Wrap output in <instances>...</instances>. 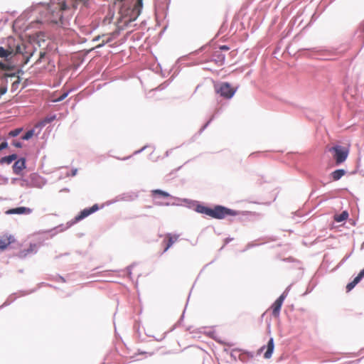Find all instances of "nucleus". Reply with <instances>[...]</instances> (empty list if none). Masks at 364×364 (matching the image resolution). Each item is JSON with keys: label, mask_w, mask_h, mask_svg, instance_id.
I'll return each instance as SVG.
<instances>
[{"label": "nucleus", "mask_w": 364, "mask_h": 364, "mask_svg": "<svg viewBox=\"0 0 364 364\" xmlns=\"http://www.w3.org/2000/svg\"><path fill=\"white\" fill-rule=\"evenodd\" d=\"M164 205H175V203H164Z\"/></svg>", "instance_id": "obj_54"}, {"label": "nucleus", "mask_w": 364, "mask_h": 364, "mask_svg": "<svg viewBox=\"0 0 364 364\" xmlns=\"http://www.w3.org/2000/svg\"><path fill=\"white\" fill-rule=\"evenodd\" d=\"M232 238L227 237V238H225V244L226 245V244L229 243V242H230V241H232Z\"/></svg>", "instance_id": "obj_50"}, {"label": "nucleus", "mask_w": 364, "mask_h": 364, "mask_svg": "<svg viewBox=\"0 0 364 364\" xmlns=\"http://www.w3.org/2000/svg\"><path fill=\"white\" fill-rule=\"evenodd\" d=\"M17 158H18V156L16 154H12L4 156L1 159H0V164H10L14 161L16 160Z\"/></svg>", "instance_id": "obj_18"}, {"label": "nucleus", "mask_w": 364, "mask_h": 364, "mask_svg": "<svg viewBox=\"0 0 364 364\" xmlns=\"http://www.w3.org/2000/svg\"><path fill=\"white\" fill-rule=\"evenodd\" d=\"M363 247H364V243H363V245H362V248H363Z\"/></svg>", "instance_id": "obj_62"}, {"label": "nucleus", "mask_w": 364, "mask_h": 364, "mask_svg": "<svg viewBox=\"0 0 364 364\" xmlns=\"http://www.w3.org/2000/svg\"><path fill=\"white\" fill-rule=\"evenodd\" d=\"M267 349L266 350V352L264 353V357L265 358H269L272 357V353L274 352V338H270L268 343H267Z\"/></svg>", "instance_id": "obj_16"}, {"label": "nucleus", "mask_w": 364, "mask_h": 364, "mask_svg": "<svg viewBox=\"0 0 364 364\" xmlns=\"http://www.w3.org/2000/svg\"><path fill=\"white\" fill-rule=\"evenodd\" d=\"M44 55H45V53H41V58H43V57H44Z\"/></svg>", "instance_id": "obj_58"}, {"label": "nucleus", "mask_w": 364, "mask_h": 364, "mask_svg": "<svg viewBox=\"0 0 364 364\" xmlns=\"http://www.w3.org/2000/svg\"><path fill=\"white\" fill-rule=\"evenodd\" d=\"M356 286L355 284L353 283V282H349L346 286V291H351Z\"/></svg>", "instance_id": "obj_37"}, {"label": "nucleus", "mask_w": 364, "mask_h": 364, "mask_svg": "<svg viewBox=\"0 0 364 364\" xmlns=\"http://www.w3.org/2000/svg\"><path fill=\"white\" fill-rule=\"evenodd\" d=\"M98 210L99 205L97 204H95L90 208H85L82 210H81L77 215L75 216V221L79 222L83 220L84 218H87L90 215L95 213Z\"/></svg>", "instance_id": "obj_5"}, {"label": "nucleus", "mask_w": 364, "mask_h": 364, "mask_svg": "<svg viewBox=\"0 0 364 364\" xmlns=\"http://www.w3.org/2000/svg\"><path fill=\"white\" fill-rule=\"evenodd\" d=\"M16 75H18L19 74H21V75H22V74H23V70H22L21 68H18V69H17V70L16 71Z\"/></svg>", "instance_id": "obj_49"}, {"label": "nucleus", "mask_w": 364, "mask_h": 364, "mask_svg": "<svg viewBox=\"0 0 364 364\" xmlns=\"http://www.w3.org/2000/svg\"><path fill=\"white\" fill-rule=\"evenodd\" d=\"M56 118V115L55 114H52V115H49V116H47L46 117H45L43 121L41 122V124L45 126L46 124H49L50 122H52L53 121H54Z\"/></svg>", "instance_id": "obj_24"}, {"label": "nucleus", "mask_w": 364, "mask_h": 364, "mask_svg": "<svg viewBox=\"0 0 364 364\" xmlns=\"http://www.w3.org/2000/svg\"><path fill=\"white\" fill-rule=\"evenodd\" d=\"M11 144L16 148H21L23 146V144L21 141H16V140H13V141L11 142Z\"/></svg>", "instance_id": "obj_38"}, {"label": "nucleus", "mask_w": 364, "mask_h": 364, "mask_svg": "<svg viewBox=\"0 0 364 364\" xmlns=\"http://www.w3.org/2000/svg\"><path fill=\"white\" fill-rule=\"evenodd\" d=\"M361 280H362V279H361V278H359V276H358V275H357V276L353 279V283H354V284H358Z\"/></svg>", "instance_id": "obj_43"}, {"label": "nucleus", "mask_w": 364, "mask_h": 364, "mask_svg": "<svg viewBox=\"0 0 364 364\" xmlns=\"http://www.w3.org/2000/svg\"><path fill=\"white\" fill-rule=\"evenodd\" d=\"M31 211L32 210L31 208L21 206V207H17L15 208L9 209L6 212V213L9 214V215H13V214L21 215V214H29L31 213Z\"/></svg>", "instance_id": "obj_9"}, {"label": "nucleus", "mask_w": 364, "mask_h": 364, "mask_svg": "<svg viewBox=\"0 0 364 364\" xmlns=\"http://www.w3.org/2000/svg\"><path fill=\"white\" fill-rule=\"evenodd\" d=\"M146 146H144L143 148H141V149L138 150V151H136L134 152L135 154H139V153H141V151H143L145 149H146Z\"/></svg>", "instance_id": "obj_51"}, {"label": "nucleus", "mask_w": 364, "mask_h": 364, "mask_svg": "<svg viewBox=\"0 0 364 364\" xmlns=\"http://www.w3.org/2000/svg\"><path fill=\"white\" fill-rule=\"evenodd\" d=\"M207 46V45L205 46H203L202 47H200L198 50H196L195 52H193V53L195 54H198L200 52H202L203 50H204L205 48Z\"/></svg>", "instance_id": "obj_44"}, {"label": "nucleus", "mask_w": 364, "mask_h": 364, "mask_svg": "<svg viewBox=\"0 0 364 364\" xmlns=\"http://www.w3.org/2000/svg\"><path fill=\"white\" fill-rule=\"evenodd\" d=\"M350 255H351V254H349V255H346V256L343 258V259L341 260V264L344 263V262H346V260H347V259L350 257Z\"/></svg>", "instance_id": "obj_46"}, {"label": "nucleus", "mask_w": 364, "mask_h": 364, "mask_svg": "<svg viewBox=\"0 0 364 364\" xmlns=\"http://www.w3.org/2000/svg\"><path fill=\"white\" fill-rule=\"evenodd\" d=\"M290 287L291 286H289L284 291L277 299H278L279 301H282V303L284 302V299H286V297L288 295V293H289V291L290 289Z\"/></svg>", "instance_id": "obj_28"}, {"label": "nucleus", "mask_w": 364, "mask_h": 364, "mask_svg": "<svg viewBox=\"0 0 364 364\" xmlns=\"http://www.w3.org/2000/svg\"><path fill=\"white\" fill-rule=\"evenodd\" d=\"M254 246H255V245H254L253 243H250H250H248V244L247 245V249L251 248V247H254Z\"/></svg>", "instance_id": "obj_52"}, {"label": "nucleus", "mask_w": 364, "mask_h": 364, "mask_svg": "<svg viewBox=\"0 0 364 364\" xmlns=\"http://www.w3.org/2000/svg\"><path fill=\"white\" fill-rule=\"evenodd\" d=\"M328 151L338 166L346 161L349 154V149L348 147L338 144L329 148Z\"/></svg>", "instance_id": "obj_3"}, {"label": "nucleus", "mask_w": 364, "mask_h": 364, "mask_svg": "<svg viewBox=\"0 0 364 364\" xmlns=\"http://www.w3.org/2000/svg\"><path fill=\"white\" fill-rule=\"evenodd\" d=\"M135 266V263H133L132 264H130L129 266H128L127 268H126V270H127V275L129 278L132 277V268Z\"/></svg>", "instance_id": "obj_36"}, {"label": "nucleus", "mask_w": 364, "mask_h": 364, "mask_svg": "<svg viewBox=\"0 0 364 364\" xmlns=\"http://www.w3.org/2000/svg\"><path fill=\"white\" fill-rule=\"evenodd\" d=\"M227 26H228V24H222L220 28L219 32L220 33H223L225 31V30H226V28L228 27Z\"/></svg>", "instance_id": "obj_41"}, {"label": "nucleus", "mask_w": 364, "mask_h": 364, "mask_svg": "<svg viewBox=\"0 0 364 364\" xmlns=\"http://www.w3.org/2000/svg\"><path fill=\"white\" fill-rule=\"evenodd\" d=\"M166 28H167V25L166 26H164V28H163V30L161 31V33L164 32V31L166 29Z\"/></svg>", "instance_id": "obj_57"}, {"label": "nucleus", "mask_w": 364, "mask_h": 364, "mask_svg": "<svg viewBox=\"0 0 364 364\" xmlns=\"http://www.w3.org/2000/svg\"><path fill=\"white\" fill-rule=\"evenodd\" d=\"M0 58H4L5 60H10L13 58L4 46H0Z\"/></svg>", "instance_id": "obj_20"}, {"label": "nucleus", "mask_w": 364, "mask_h": 364, "mask_svg": "<svg viewBox=\"0 0 364 364\" xmlns=\"http://www.w3.org/2000/svg\"><path fill=\"white\" fill-rule=\"evenodd\" d=\"M38 246L37 244L33 243L31 244L29 247L27 249H23L21 250L17 256L20 259H24L29 255H34L38 252Z\"/></svg>", "instance_id": "obj_6"}, {"label": "nucleus", "mask_w": 364, "mask_h": 364, "mask_svg": "<svg viewBox=\"0 0 364 364\" xmlns=\"http://www.w3.org/2000/svg\"><path fill=\"white\" fill-rule=\"evenodd\" d=\"M10 304V302H8L7 301L4 302V304H3V306H7Z\"/></svg>", "instance_id": "obj_56"}, {"label": "nucleus", "mask_w": 364, "mask_h": 364, "mask_svg": "<svg viewBox=\"0 0 364 364\" xmlns=\"http://www.w3.org/2000/svg\"><path fill=\"white\" fill-rule=\"evenodd\" d=\"M28 29V26H26L25 28H23V31H26Z\"/></svg>", "instance_id": "obj_60"}, {"label": "nucleus", "mask_w": 364, "mask_h": 364, "mask_svg": "<svg viewBox=\"0 0 364 364\" xmlns=\"http://www.w3.org/2000/svg\"><path fill=\"white\" fill-rule=\"evenodd\" d=\"M18 75H16V72H14V73H6L3 75L2 77H1V80H4L6 82V83L8 82V78L9 77H17Z\"/></svg>", "instance_id": "obj_26"}, {"label": "nucleus", "mask_w": 364, "mask_h": 364, "mask_svg": "<svg viewBox=\"0 0 364 364\" xmlns=\"http://www.w3.org/2000/svg\"><path fill=\"white\" fill-rule=\"evenodd\" d=\"M77 170L76 168H75V169H73V170L72 171V176H75V175H76V173H77Z\"/></svg>", "instance_id": "obj_53"}, {"label": "nucleus", "mask_w": 364, "mask_h": 364, "mask_svg": "<svg viewBox=\"0 0 364 364\" xmlns=\"http://www.w3.org/2000/svg\"><path fill=\"white\" fill-rule=\"evenodd\" d=\"M4 182H5V183H7V182H8V178H4Z\"/></svg>", "instance_id": "obj_59"}, {"label": "nucleus", "mask_w": 364, "mask_h": 364, "mask_svg": "<svg viewBox=\"0 0 364 364\" xmlns=\"http://www.w3.org/2000/svg\"><path fill=\"white\" fill-rule=\"evenodd\" d=\"M358 276H359V278H361L363 279V278L364 277V268L359 272Z\"/></svg>", "instance_id": "obj_48"}, {"label": "nucleus", "mask_w": 364, "mask_h": 364, "mask_svg": "<svg viewBox=\"0 0 364 364\" xmlns=\"http://www.w3.org/2000/svg\"><path fill=\"white\" fill-rule=\"evenodd\" d=\"M34 129L28 130L23 135L21 136V139L23 140H29L34 134Z\"/></svg>", "instance_id": "obj_25"}, {"label": "nucleus", "mask_w": 364, "mask_h": 364, "mask_svg": "<svg viewBox=\"0 0 364 364\" xmlns=\"http://www.w3.org/2000/svg\"><path fill=\"white\" fill-rule=\"evenodd\" d=\"M16 65L12 62V59L10 60H6V62L0 61V70L3 71H13L16 69Z\"/></svg>", "instance_id": "obj_14"}, {"label": "nucleus", "mask_w": 364, "mask_h": 364, "mask_svg": "<svg viewBox=\"0 0 364 364\" xmlns=\"http://www.w3.org/2000/svg\"><path fill=\"white\" fill-rule=\"evenodd\" d=\"M7 90H8L7 83H6V82L4 81V84L1 85L0 87V97L3 95L6 94Z\"/></svg>", "instance_id": "obj_34"}, {"label": "nucleus", "mask_w": 364, "mask_h": 364, "mask_svg": "<svg viewBox=\"0 0 364 364\" xmlns=\"http://www.w3.org/2000/svg\"><path fill=\"white\" fill-rule=\"evenodd\" d=\"M290 287L291 286H289L284 291L277 299H278L279 301H282V303L284 302V299H286V297L288 295V293H289V291L290 289Z\"/></svg>", "instance_id": "obj_29"}, {"label": "nucleus", "mask_w": 364, "mask_h": 364, "mask_svg": "<svg viewBox=\"0 0 364 364\" xmlns=\"http://www.w3.org/2000/svg\"><path fill=\"white\" fill-rule=\"evenodd\" d=\"M45 38H46V36L45 34L42 33H36L33 37V40L34 42H36L39 46H41V43L42 42H45Z\"/></svg>", "instance_id": "obj_21"}, {"label": "nucleus", "mask_w": 364, "mask_h": 364, "mask_svg": "<svg viewBox=\"0 0 364 364\" xmlns=\"http://www.w3.org/2000/svg\"><path fill=\"white\" fill-rule=\"evenodd\" d=\"M215 116L213 115L211 117V118L200 128V129L199 130V133H202L208 127V125L210 124V122L213 121V119H214Z\"/></svg>", "instance_id": "obj_35"}, {"label": "nucleus", "mask_w": 364, "mask_h": 364, "mask_svg": "<svg viewBox=\"0 0 364 364\" xmlns=\"http://www.w3.org/2000/svg\"><path fill=\"white\" fill-rule=\"evenodd\" d=\"M138 197L137 194L130 192V193H124L121 195H119L116 197L114 202L119 200H125V201H131L135 200Z\"/></svg>", "instance_id": "obj_11"}, {"label": "nucleus", "mask_w": 364, "mask_h": 364, "mask_svg": "<svg viewBox=\"0 0 364 364\" xmlns=\"http://www.w3.org/2000/svg\"><path fill=\"white\" fill-rule=\"evenodd\" d=\"M55 280L56 281H61L62 282H65V279L63 277L60 276V275L56 276Z\"/></svg>", "instance_id": "obj_47"}, {"label": "nucleus", "mask_w": 364, "mask_h": 364, "mask_svg": "<svg viewBox=\"0 0 364 364\" xmlns=\"http://www.w3.org/2000/svg\"><path fill=\"white\" fill-rule=\"evenodd\" d=\"M22 130H23V128H17V129L11 130L9 132V136H11V137H16L22 132Z\"/></svg>", "instance_id": "obj_27"}, {"label": "nucleus", "mask_w": 364, "mask_h": 364, "mask_svg": "<svg viewBox=\"0 0 364 364\" xmlns=\"http://www.w3.org/2000/svg\"><path fill=\"white\" fill-rule=\"evenodd\" d=\"M225 55L220 50H215L212 55L210 61L215 62L218 65H223L225 63Z\"/></svg>", "instance_id": "obj_8"}, {"label": "nucleus", "mask_w": 364, "mask_h": 364, "mask_svg": "<svg viewBox=\"0 0 364 364\" xmlns=\"http://www.w3.org/2000/svg\"><path fill=\"white\" fill-rule=\"evenodd\" d=\"M152 196L156 198L157 196L162 198H173L168 192L160 189H155L152 191Z\"/></svg>", "instance_id": "obj_19"}, {"label": "nucleus", "mask_w": 364, "mask_h": 364, "mask_svg": "<svg viewBox=\"0 0 364 364\" xmlns=\"http://www.w3.org/2000/svg\"><path fill=\"white\" fill-rule=\"evenodd\" d=\"M4 47L8 50L10 55L14 58L17 55H22L26 58L24 63H27L29 61L32 53L29 55L27 54V47L24 45H21L18 40H16L12 36H9L6 39L4 43Z\"/></svg>", "instance_id": "obj_2"}, {"label": "nucleus", "mask_w": 364, "mask_h": 364, "mask_svg": "<svg viewBox=\"0 0 364 364\" xmlns=\"http://www.w3.org/2000/svg\"><path fill=\"white\" fill-rule=\"evenodd\" d=\"M68 95V92H64L57 100H55V102H60V101L63 100Z\"/></svg>", "instance_id": "obj_40"}, {"label": "nucleus", "mask_w": 364, "mask_h": 364, "mask_svg": "<svg viewBox=\"0 0 364 364\" xmlns=\"http://www.w3.org/2000/svg\"><path fill=\"white\" fill-rule=\"evenodd\" d=\"M215 90L217 93L220 94L221 97L226 99L232 98L236 92V89L232 87L230 84L226 82L215 85Z\"/></svg>", "instance_id": "obj_4"}, {"label": "nucleus", "mask_w": 364, "mask_h": 364, "mask_svg": "<svg viewBox=\"0 0 364 364\" xmlns=\"http://www.w3.org/2000/svg\"><path fill=\"white\" fill-rule=\"evenodd\" d=\"M99 38H100V37H99V36H97V38H95L94 39V41H97V40L99 39Z\"/></svg>", "instance_id": "obj_61"}, {"label": "nucleus", "mask_w": 364, "mask_h": 364, "mask_svg": "<svg viewBox=\"0 0 364 364\" xmlns=\"http://www.w3.org/2000/svg\"><path fill=\"white\" fill-rule=\"evenodd\" d=\"M31 183L37 188H42L46 184V181L37 173H32L30 176Z\"/></svg>", "instance_id": "obj_10"}, {"label": "nucleus", "mask_w": 364, "mask_h": 364, "mask_svg": "<svg viewBox=\"0 0 364 364\" xmlns=\"http://www.w3.org/2000/svg\"><path fill=\"white\" fill-rule=\"evenodd\" d=\"M132 24H124V26L119 27L117 30H115L110 36L107 37L106 41H103V43L99 46V47L103 46L105 43L112 41L114 38H116L120 33V31L124 29V26L128 27L129 26H132Z\"/></svg>", "instance_id": "obj_12"}, {"label": "nucleus", "mask_w": 364, "mask_h": 364, "mask_svg": "<svg viewBox=\"0 0 364 364\" xmlns=\"http://www.w3.org/2000/svg\"><path fill=\"white\" fill-rule=\"evenodd\" d=\"M348 218V213L346 210H345L338 215H336L334 219L336 222L341 223V222L346 220Z\"/></svg>", "instance_id": "obj_22"}, {"label": "nucleus", "mask_w": 364, "mask_h": 364, "mask_svg": "<svg viewBox=\"0 0 364 364\" xmlns=\"http://www.w3.org/2000/svg\"><path fill=\"white\" fill-rule=\"evenodd\" d=\"M183 201L188 208L193 209L198 213L204 214L218 220H223L228 215L236 216L238 215L240 213L237 210L228 208L221 205H215L213 208H211L200 203L197 200L183 199Z\"/></svg>", "instance_id": "obj_1"}, {"label": "nucleus", "mask_w": 364, "mask_h": 364, "mask_svg": "<svg viewBox=\"0 0 364 364\" xmlns=\"http://www.w3.org/2000/svg\"><path fill=\"white\" fill-rule=\"evenodd\" d=\"M362 360H364V357H363V358H362Z\"/></svg>", "instance_id": "obj_63"}, {"label": "nucleus", "mask_w": 364, "mask_h": 364, "mask_svg": "<svg viewBox=\"0 0 364 364\" xmlns=\"http://www.w3.org/2000/svg\"><path fill=\"white\" fill-rule=\"evenodd\" d=\"M11 25H12L13 29H14V31L15 32H16V29H17V28H21V26H20V25H21V24H16V23H14V24H11Z\"/></svg>", "instance_id": "obj_45"}, {"label": "nucleus", "mask_w": 364, "mask_h": 364, "mask_svg": "<svg viewBox=\"0 0 364 364\" xmlns=\"http://www.w3.org/2000/svg\"><path fill=\"white\" fill-rule=\"evenodd\" d=\"M15 161L12 168L14 173L18 175L26 168V159L22 157Z\"/></svg>", "instance_id": "obj_7"}, {"label": "nucleus", "mask_w": 364, "mask_h": 364, "mask_svg": "<svg viewBox=\"0 0 364 364\" xmlns=\"http://www.w3.org/2000/svg\"><path fill=\"white\" fill-rule=\"evenodd\" d=\"M141 1H142V0H138V1H137V4H139V6H141Z\"/></svg>", "instance_id": "obj_55"}, {"label": "nucleus", "mask_w": 364, "mask_h": 364, "mask_svg": "<svg viewBox=\"0 0 364 364\" xmlns=\"http://www.w3.org/2000/svg\"><path fill=\"white\" fill-rule=\"evenodd\" d=\"M290 287L291 286H289L284 291L277 299H278L279 301H282V303L284 302V299H286V297L288 295V293H289V291L290 289Z\"/></svg>", "instance_id": "obj_30"}, {"label": "nucleus", "mask_w": 364, "mask_h": 364, "mask_svg": "<svg viewBox=\"0 0 364 364\" xmlns=\"http://www.w3.org/2000/svg\"><path fill=\"white\" fill-rule=\"evenodd\" d=\"M14 241L12 235L6 236L0 238V251H4L6 247Z\"/></svg>", "instance_id": "obj_13"}, {"label": "nucleus", "mask_w": 364, "mask_h": 364, "mask_svg": "<svg viewBox=\"0 0 364 364\" xmlns=\"http://www.w3.org/2000/svg\"><path fill=\"white\" fill-rule=\"evenodd\" d=\"M305 50H310L312 53H314L315 54V55H321L325 51L324 50L321 49V48H309V49H304V48L301 49V50H299V52H303Z\"/></svg>", "instance_id": "obj_23"}, {"label": "nucleus", "mask_w": 364, "mask_h": 364, "mask_svg": "<svg viewBox=\"0 0 364 364\" xmlns=\"http://www.w3.org/2000/svg\"><path fill=\"white\" fill-rule=\"evenodd\" d=\"M290 287L291 286H289L284 291L277 299H278L279 301H282V303L284 302V299H286V297L288 295V293H289V291L290 289Z\"/></svg>", "instance_id": "obj_31"}, {"label": "nucleus", "mask_w": 364, "mask_h": 364, "mask_svg": "<svg viewBox=\"0 0 364 364\" xmlns=\"http://www.w3.org/2000/svg\"><path fill=\"white\" fill-rule=\"evenodd\" d=\"M346 173V171L345 169H343V168H339V169H336L335 171H333L331 173V178L333 180V181H338L339 179H341L345 174Z\"/></svg>", "instance_id": "obj_17"}, {"label": "nucleus", "mask_w": 364, "mask_h": 364, "mask_svg": "<svg viewBox=\"0 0 364 364\" xmlns=\"http://www.w3.org/2000/svg\"><path fill=\"white\" fill-rule=\"evenodd\" d=\"M176 240V238L173 240V237H171V235H168V240L166 246L164 250V252H166L173 245Z\"/></svg>", "instance_id": "obj_32"}, {"label": "nucleus", "mask_w": 364, "mask_h": 364, "mask_svg": "<svg viewBox=\"0 0 364 364\" xmlns=\"http://www.w3.org/2000/svg\"><path fill=\"white\" fill-rule=\"evenodd\" d=\"M282 302L279 301L278 299H277L274 304H272V316L274 317V318H278L279 316V314H280V311H281V308H282Z\"/></svg>", "instance_id": "obj_15"}, {"label": "nucleus", "mask_w": 364, "mask_h": 364, "mask_svg": "<svg viewBox=\"0 0 364 364\" xmlns=\"http://www.w3.org/2000/svg\"><path fill=\"white\" fill-rule=\"evenodd\" d=\"M8 147V142L6 140H4L0 144V151H3L4 149H6Z\"/></svg>", "instance_id": "obj_39"}, {"label": "nucleus", "mask_w": 364, "mask_h": 364, "mask_svg": "<svg viewBox=\"0 0 364 364\" xmlns=\"http://www.w3.org/2000/svg\"><path fill=\"white\" fill-rule=\"evenodd\" d=\"M21 82V77H19V75L17 76V79L16 80H15L13 83H12V85H11V90L14 92V90H16L18 87V85L20 84Z\"/></svg>", "instance_id": "obj_33"}, {"label": "nucleus", "mask_w": 364, "mask_h": 364, "mask_svg": "<svg viewBox=\"0 0 364 364\" xmlns=\"http://www.w3.org/2000/svg\"><path fill=\"white\" fill-rule=\"evenodd\" d=\"M230 50V47L228 46H226V45H223V46H219V50Z\"/></svg>", "instance_id": "obj_42"}]
</instances>
